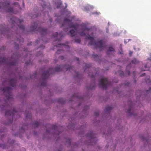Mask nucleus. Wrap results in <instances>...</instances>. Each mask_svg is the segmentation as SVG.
<instances>
[{"label": "nucleus", "instance_id": "nucleus-1", "mask_svg": "<svg viewBox=\"0 0 151 151\" xmlns=\"http://www.w3.org/2000/svg\"><path fill=\"white\" fill-rule=\"evenodd\" d=\"M62 15L58 16L55 15L57 19L55 22L60 24L61 27L64 28L63 32H61L59 34L58 32L54 33L52 35V38L55 39L53 44L54 49L55 48H59L56 52V55L62 53L63 50L62 48H65L66 51H68L69 47L68 43H62L60 40L62 37L65 34L69 35L73 37L74 42L79 43L81 41V37L86 36L87 35L86 39L89 40L88 45L93 46L96 49H99L101 51L105 47L104 41L102 40H98L96 41L95 39L98 36V34L95 29L87 27V24L85 23L79 24L74 23L73 21L74 19L73 17L72 19L64 18Z\"/></svg>", "mask_w": 151, "mask_h": 151}, {"label": "nucleus", "instance_id": "nucleus-2", "mask_svg": "<svg viewBox=\"0 0 151 151\" xmlns=\"http://www.w3.org/2000/svg\"><path fill=\"white\" fill-rule=\"evenodd\" d=\"M17 82L16 78H9L7 79L3 83V85H7L5 88L1 89V91L4 93L6 96L7 100H4L3 101H1L0 100V103L1 104L3 102L5 104L4 105H1L0 106V110L4 113L6 116H9L12 117V119L10 120L9 122L11 123L14 118L18 114L17 113L16 109L13 107L11 106L8 104L13 100L11 93V89L15 87Z\"/></svg>", "mask_w": 151, "mask_h": 151}, {"label": "nucleus", "instance_id": "nucleus-3", "mask_svg": "<svg viewBox=\"0 0 151 151\" xmlns=\"http://www.w3.org/2000/svg\"><path fill=\"white\" fill-rule=\"evenodd\" d=\"M69 70L71 72L73 71L75 73V77L76 79L80 80L81 76L79 73L76 71L73 66L69 65H66L64 66L58 65L55 68H50L49 70L44 71L42 75V78L43 81L41 83L42 86H45L46 85L45 80L47 79L50 75L53 74L55 72H58L60 71Z\"/></svg>", "mask_w": 151, "mask_h": 151}, {"label": "nucleus", "instance_id": "nucleus-4", "mask_svg": "<svg viewBox=\"0 0 151 151\" xmlns=\"http://www.w3.org/2000/svg\"><path fill=\"white\" fill-rule=\"evenodd\" d=\"M12 5L16 7H19L18 4L17 2L11 4L9 0H4L3 3H0V9H2L9 13L16 14L17 13V11L11 7V6Z\"/></svg>", "mask_w": 151, "mask_h": 151}, {"label": "nucleus", "instance_id": "nucleus-5", "mask_svg": "<svg viewBox=\"0 0 151 151\" xmlns=\"http://www.w3.org/2000/svg\"><path fill=\"white\" fill-rule=\"evenodd\" d=\"M10 22L14 26L16 27L18 30H22V32H24L25 29L24 26L22 24L23 20L17 18L14 16L10 19Z\"/></svg>", "mask_w": 151, "mask_h": 151}, {"label": "nucleus", "instance_id": "nucleus-6", "mask_svg": "<svg viewBox=\"0 0 151 151\" xmlns=\"http://www.w3.org/2000/svg\"><path fill=\"white\" fill-rule=\"evenodd\" d=\"M40 24L39 22L32 24L30 27V31L32 32L38 31L42 36L45 35L47 33V30L41 27Z\"/></svg>", "mask_w": 151, "mask_h": 151}, {"label": "nucleus", "instance_id": "nucleus-7", "mask_svg": "<svg viewBox=\"0 0 151 151\" xmlns=\"http://www.w3.org/2000/svg\"><path fill=\"white\" fill-rule=\"evenodd\" d=\"M111 84V83L106 78L101 76L99 81L98 85L100 88L106 89Z\"/></svg>", "mask_w": 151, "mask_h": 151}, {"label": "nucleus", "instance_id": "nucleus-8", "mask_svg": "<svg viewBox=\"0 0 151 151\" xmlns=\"http://www.w3.org/2000/svg\"><path fill=\"white\" fill-rule=\"evenodd\" d=\"M95 137L93 132L90 131L87 135L86 137L88 140L86 143L89 145H93L97 141V139Z\"/></svg>", "mask_w": 151, "mask_h": 151}, {"label": "nucleus", "instance_id": "nucleus-9", "mask_svg": "<svg viewBox=\"0 0 151 151\" xmlns=\"http://www.w3.org/2000/svg\"><path fill=\"white\" fill-rule=\"evenodd\" d=\"M0 63H4L8 67H11L16 65V61L12 58L11 59H6L5 58H0Z\"/></svg>", "mask_w": 151, "mask_h": 151}, {"label": "nucleus", "instance_id": "nucleus-10", "mask_svg": "<svg viewBox=\"0 0 151 151\" xmlns=\"http://www.w3.org/2000/svg\"><path fill=\"white\" fill-rule=\"evenodd\" d=\"M139 61L138 60H137L136 58H134L133 60L132 61L131 63L127 66L126 71L125 73H124L123 71L120 70H119V71L118 72V73L121 76H127L129 75L130 74V72L129 70V69L131 67V64L132 63L136 64Z\"/></svg>", "mask_w": 151, "mask_h": 151}, {"label": "nucleus", "instance_id": "nucleus-11", "mask_svg": "<svg viewBox=\"0 0 151 151\" xmlns=\"http://www.w3.org/2000/svg\"><path fill=\"white\" fill-rule=\"evenodd\" d=\"M44 39H45V37H43V39H41L39 38L36 40L35 42V45H37V46H38V45L40 44V45L39 47H38V49H39L41 50L43 49L45 47L42 44L43 43H45L43 40Z\"/></svg>", "mask_w": 151, "mask_h": 151}, {"label": "nucleus", "instance_id": "nucleus-12", "mask_svg": "<svg viewBox=\"0 0 151 151\" xmlns=\"http://www.w3.org/2000/svg\"><path fill=\"white\" fill-rule=\"evenodd\" d=\"M100 71V69L97 68L95 69L94 70V73L91 72H90L88 73V76L91 78H93L98 76Z\"/></svg>", "mask_w": 151, "mask_h": 151}, {"label": "nucleus", "instance_id": "nucleus-13", "mask_svg": "<svg viewBox=\"0 0 151 151\" xmlns=\"http://www.w3.org/2000/svg\"><path fill=\"white\" fill-rule=\"evenodd\" d=\"M129 107L127 112V114L130 116L134 115V113L133 110V103L131 101L129 103Z\"/></svg>", "mask_w": 151, "mask_h": 151}, {"label": "nucleus", "instance_id": "nucleus-14", "mask_svg": "<svg viewBox=\"0 0 151 151\" xmlns=\"http://www.w3.org/2000/svg\"><path fill=\"white\" fill-rule=\"evenodd\" d=\"M115 51L114 48L112 47H109L106 52V54L109 57H111L115 54Z\"/></svg>", "mask_w": 151, "mask_h": 151}, {"label": "nucleus", "instance_id": "nucleus-15", "mask_svg": "<svg viewBox=\"0 0 151 151\" xmlns=\"http://www.w3.org/2000/svg\"><path fill=\"white\" fill-rule=\"evenodd\" d=\"M81 8L83 10L87 12L93 9L94 7L92 5L87 4L83 6Z\"/></svg>", "mask_w": 151, "mask_h": 151}, {"label": "nucleus", "instance_id": "nucleus-16", "mask_svg": "<svg viewBox=\"0 0 151 151\" xmlns=\"http://www.w3.org/2000/svg\"><path fill=\"white\" fill-rule=\"evenodd\" d=\"M93 57L95 59V60L96 61H98V62L99 63H101L102 62H104V59H102L101 57V56H99L98 55L95 54L93 55Z\"/></svg>", "mask_w": 151, "mask_h": 151}, {"label": "nucleus", "instance_id": "nucleus-17", "mask_svg": "<svg viewBox=\"0 0 151 151\" xmlns=\"http://www.w3.org/2000/svg\"><path fill=\"white\" fill-rule=\"evenodd\" d=\"M96 86V84L94 81L91 83L89 85H88L87 86V89L88 90H92Z\"/></svg>", "mask_w": 151, "mask_h": 151}, {"label": "nucleus", "instance_id": "nucleus-18", "mask_svg": "<svg viewBox=\"0 0 151 151\" xmlns=\"http://www.w3.org/2000/svg\"><path fill=\"white\" fill-rule=\"evenodd\" d=\"M24 42V39L22 38L21 37H20V38H17V42H15V47L16 48H18L19 46V45L18 44V42H19L20 44L22 43L23 42Z\"/></svg>", "mask_w": 151, "mask_h": 151}, {"label": "nucleus", "instance_id": "nucleus-19", "mask_svg": "<svg viewBox=\"0 0 151 151\" xmlns=\"http://www.w3.org/2000/svg\"><path fill=\"white\" fill-rule=\"evenodd\" d=\"M54 2L56 5L57 8H60V6L61 5L62 3V1L60 0H55Z\"/></svg>", "mask_w": 151, "mask_h": 151}, {"label": "nucleus", "instance_id": "nucleus-20", "mask_svg": "<svg viewBox=\"0 0 151 151\" xmlns=\"http://www.w3.org/2000/svg\"><path fill=\"white\" fill-rule=\"evenodd\" d=\"M145 82L148 83L149 86H151V81L149 78H147V79H146L145 80ZM147 92L148 91L151 92V87H150L149 90H147Z\"/></svg>", "mask_w": 151, "mask_h": 151}, {"label": "nucleus", "instance_id": "nucleus-21", "mask_svg": "<svg viewBox=\"0 0 151 151\" xmlns=\"http://www.w3.org/2000/svg\"><path fill=\"white\" fill-rule=\"evenodd\" d=\"M85 66L84 68V71L85 72L88 71V70L89 69V67L91 66V65L90 64L85 63Z\"/></svg>", "mask_w": 151, "mask_h": 151}, {"label": "nucleus", "instance_id": "nucleus-22", "mask_svg": "<svg viewBox=\"0 0 151 151\" xmlns=\"http://www.w3.org/2000/svg\"><path fill=\"white\" fill-rule=\"evenodd\" d=\"M113 107L111 106H108L106 107L105 109V111L106 113H109L111 111Z\"/></svg>", "mask_w": 151, "mask_h": 151}, {"label": "nucleus", "instance_id": "nucleus-23", "mask_svg": "<svg viewBox=\"0 0 151 151\" xmlns=\"http://www.w3.org/2000/svg\"><path fill=\"white\" fill-rule=\"evenodd\" d=\"M147 65H145L144 68H142L141 69V70L142 71L148 70L149 68V67H147Z\"/></svg>", "mask_w": 151, "mask_h": 151}, {"label": "nucleus", "instance_id": "nucleus-24", "mask_svg": "<svg viewBox=\"0 0 151 151\" xmlns=\"http://www.w3.org/2000/svg\"><path fill=\"white\" fill-rule=\"evenodd\" d=\"M14 142V141L13 139L12 140L11 139H9L7 143L8 144H9L10 145H12V143H13Z\"/></svg>", "mask_w": 151, "mask_h": 151}, {"label": "nucleus", "instance_id": "nucleus-25", "mask_svg": "<svg viewBox=\"0 0 151 151\" xmlns=\"http://www.w3.org/2000/svg\"><path fill=\"white\" fill-rule=\"evenodd\" d=\"M129 83L128 82H127L126 83H125L124 84H122L120 86V87L122 88L123 86H128L129 85Z\"/></svg>", "mask_w": 151, "mask_h": 151}, {"label": "nucleus", "instance_id": "nucleus-26", "mask_svg": "<svg viewBox=\"0 0 151 151\" xmlns=\"http://www.w3.org/2000/svg\"><path fill=\"white\" fill-rule=\"evenodd\" d=\"M71 140L69 138L66 141V144L70 146L71 145Z\"/></svg>", "mask_w": 151, "mask_h": 151}, {"label": "nucleus", "instance_id": "nucleus-27", "mask_svg": "<svg viewBox=\"0 0 151 151\" xmlns=\"http://www.w3.org/2000/svg\"><path fill=\"white\" fill-rule=\"evenodd\" d=\"M92 14L96 16H97L100 14V13L99 12L96 11L92 13Z\"/></svg>", "mask_w": 151, "mask_h": 151}, {"label": "nucleus", "instance_id": "nucleus-28", "mask_svg": "<svg viewBox=\"0 0 151 151\" xmlns=\"http://www.w3.org/2000/svg\"><path fill=\"white\" fill-rule=\"evenodd\" d=\"M39 125L40 123L37 121H36L35 122L33 125L34 127H37L39 126Z\"/></svg>", "mask_w": 151, "mask_h": 151}, {"label": "nucleus", "instance_id": "nucleus-29", "mask_svg": "<svg viewBox=\"0 0 151 151\" xmlns=\"http://www.w3.org/2000/svg\"><path fill=\"white\" fill-rule=\"evenodd\" d=\"M140 93V91H138L137 92H136V95L137 96L139 97V96H141Z\"/></svg>", "mask_w": 151, "mask_h": 151}, {"label": "nucleus", "instance_id": "nucleus-30", "mask_svg": "<svg viewBox=\"0 0 151 151\" xmlns=\"http://www.w3.org/2000/svg\"><path fill=\"white\" fill-rule=\"evenodd\" d=\"M89 108L88 106H84L83 108V111L85 112Z\"/></svg>", "mask_w": 151, "mask_h": 151}, {"label": "nucleus", "instance_id": "nucleus-31", "mask_svg": "<svg viewBox=\"0 0 151 151\" xmlns=\"http://www.w3.org/2000/svg\"><path fill=\"white\" fill-rule=\"evenodd\" d=\"M6 146L4 144H0V147H1L3 149H5L6 147Z\"/></svg>", "mask_w": 151, "mask_h": 151}, {"label": "nucleus", "instance_id": "nucleus-32", "mask_svg": "<svg viewBox=\"0 0 151 151\" xmlns=\"http://www.w3.org/2000/svg\"><path fill=\"white\" fill-rule=\"evenodd\" d=\"M39 15V14H34L33 15H31L30 16L32 18H34L35 17H37Z\"/></svg>", "mask_w": 151, "mask_h": 151}, {"label": "nucleus", "instance_id": "nucleus-33", "mask_svg": "<svg viewBox=\"0 0 151 151\" xmlns=\"http://www.w3.org/2000/svg\"><path fill=\"white\" fill-rule=\"evenodd\" d=\"M26 117L27 118H30L31 117V116L30 114H26Z\"/></svg>", "mask_w": 151, "mask_h": 151}, {"label": "nucleus", "instance_id": "nucleus-34", "mask_svg": "<svg viewBox=\"0 0 151 151\" xmlns=\"http://www.w3.org/2000/svg\"><path fill=\"white\" fill-rule=\"evenodd\" d=\"M25 130H24V127L22 128L20 130V132H24Z\"/></svg>", "mask_w": 151, "mask_h": 151}, {"label": "nucleus", "instance_id": "nucleus-35", "mask_svg": "<svg viewBox=\"0 0 151 151\" xmlns=\"http://www.w3.org/2000/svg\"><path fill=\"white\" fill-rule=\"evenodd\" d=\"M42 53L41 51L38 52L37 55V56H38L41 55L42 54Z\"/></svg>", "mask_w": 151, "mask_h": 151}, {"label": "nucleus", "instance_id": "nucleus-36", "mask_svg": "<svg viewBox=\"0 0 151 151\" xmlns=\"http://www.w3.org/2000/svg\"><path fill=\"white\" fill-rule=\"evenodd\" d=\"M116 92L118 93V94L119 95H120L121 93V92H120L119 91V89L118 88H116Z\"/></svg>", "mask_w": 151, "mask_h": 151}, {"label": "nucleus", "instance_id": "nucleus-37", "mask_svg": "<svg viewBox=\"0 0 151 151\" xmlns=\"http://www.w3.org/2000/svg\"><path fill=\"white\" fill-rule=\"evenodd\" d=\"M59 58L61 59V60H63L64 59V58L63 56H60L59 57Z\"/></svg>", "mask_w": 151, "mask_h": 151}, {"label": "nucleus", "instance_id": "nucleus-38", "mask_svg": "<svg viewBox=\"0 0 151 151\" xmlns=\"http://www.w3.org/2000/svg\"><path fill=\"white\" fill-rule=\"evenodd\" d=\"M30 60H29V62H26L25 63L26 65H28L30 63Z\"/></svg>", "mask_w": 151, "mask_h": 151}, {"label": "nucleus", "instance_id": "nucleus-39", "mask_svg": "<svg viewBox=\"0 0 151 151\" xmlns=\"http://www.w3.org/2000/svg\"><path fill=\"white\" fill-rule=\"evenodd\" d=\"M108 132V133L106 134L105 136V137H106V138L109 136V134L110 133V132Z\"/></svg>", "mask_w": 151, "mask_h": 151}, {"label": "nucleus", "instance_id": "nucleus-40", "mask_svg": "<svg viewBox=\"0 0 151 151\" xmlns=\"http://www.w3.org/2000/svg\"><path fill=\"white\" fill-rule=\"evenodd\" d=\"M95 114L96 116H97L99 115V113L98 112H96L95 113Z\"/></svg>", "mask_w": 151, "mask_h": 151}, {"label": "nucleus", "instance_id": "nucleus-41", "mask_svg": "<svg viewBox=\"0 0 151 151\" xmlns=\"http://www.w3.org/2000/svg\"><path fill=\"white\" fill-rule=\"evenodd\" d=\"M132 53H133V52H132V51H129V55H130V56H131L132 55Z\"/></svg>", "mask_w": 151, "mask_h": 151}, {"label": "nucleus", "instance_id": "nucleus-42", "mask_svg": "<svg viewBox=\"0 0 151 151\" xmlns=\"http://www.w3.org/2000/svg\"><path fill=\"white\" fill-rule=\"evenodd\" d=\"M49 21L50 22V23H51L52 22V19L50 18L49 19Z\"/></svg>", "mask_w": 151, "mask_h": 151}, {"label": "nucleus", "instance_id": "nucleus-43", "mask_svg": "<svg viewBox=\"0 0 151 151\" xmlns=\"http://www.w3.org/2000/svg\"><path fill=\"white\" fill-rule=\"evenodd\" d=\"M58 133H57V132H56L55 134H56L57 135H58L60 134V132H59L58 131Z\"/></svg>", "mask_w": 151, "mask_h": 151}, {"label": "nucleus", "instance_id": "nucleus-44", "mask_svg": "<svg viewBox=\"0 0 151 151\" xmlns=\"http://www.w3.org/2000/svg\"><path fill=\"white\" fill-rule=\"evenodd\" d=\"M106 32L107 33H108L109 32V29L108 28H106Z\"/></svg>", "mask_w": 151, "mask_h": 151}, {"label": "nucleus", "instance_id": "nucleus-45", "mask_svg": "<svg viewBox=\"0 0 151 151\" xmlns=\"http://www.w3.org/2000/svg\"><path fill=\"white\" fill-rule=\"evenodd\" d=\"M129 40H128V41H127H127H124V43H127V42H129Z\"/></svg>", "mask_w": 151, "mask_h": 151}, {"label": "nucleus", "instance_id": "nucleus-46", "mask_svg": "<svg viewBox=\"0 0 151 151\" xmlns=\"http://www.w3.org/2000/svg\"><path fill=\"white\" fill-rule=\"evenodd\" d=\"M119 53L120 54H123V52L122 51L121 52H119Z\"/></svg>", "mask_w": 151, "mask_h": 151}, {"label": "nucleus", "instance_id": "nucleus-47", "mask_svg": "<svg viewBox=\"0 0 151 151\" xmlns=\"http://www.w3.org/2000/svg\"><path fill=\"white\" fill-rule=\"evenodd\" d=\"M76 60L77 61H79V59L77 58H76Z\"/></svg>", "mask_w": 151, "mask_h": 151}, {"label": "nucleus", "instance_id": "nucleus-48", "mask_svg": "<svg viewBox=\"0 0 151 151\" xmlns=\"http://www.w3.org/2000/svg\"><path fill=\"white\" fill-rule=\"evenodd\" d=\"M149 60H151V55H150V58H148Z\"/></svg>", "mask_w": 151, "mask_h": 151}, {"label": "nucleus", "instance_id": "nucleus-49", "mask_svg": "<svg viewBox=\"0 0 151 151\" xmlns=\"http://www.w3.org/2000/svg\"><path fill=\"white\" fill-rule=\"evenodd\" d=\"M54 61H55V62H56L57 61V60L56 59H55L54 60Z\"/></svg>", "mask_w": 151, "mask_h": 151}, {"label": "nucleus", "instance_id": "nucleus-50", "mask_svg": "<svg viewBox=\"0 0 151 151\" xmlns=\"http://www.w3.org/2000/svg\"><path fill=\"white\" fill-rule=\"evenodd\" d=\"M145 75V73H143V74L142 75H141V76H144V75Z\"/></svg>", "mask_w": 151, "mask_h": 151}, {"label": "nucleus", "instance_id": "nucleus-51", "mask_svg": "<svg viewBox=\"0 0 151 151\" xmlns=\"http://www.w3.org/2000/svg\"><path fill=\"white\" fill-rule=\"evenodd\" d=\"M150 141L151 140H150V141H147V143L150 144Z\"/></svg>", "mask_w": 151, "mask_h": 151}, {"label": "nucleus", "instance_id": "nucleus-52", "mask_svg": "<svg viewBox=\"0 0 151 151\" xmlns=\"http://www.w3.org/2000/svg\"><path fill=\"white\" fill-rule=\"evenodd\" d=\"M76 145H75L74 146V147H76V146H78V145L77 144H76Z\"/></svg>", "mask_w": 151, "mask_h": 151}, {"label": "nucleus", "instance_id": "nucleus-53", "mask_svg": "<svg viewBox=\"0 0 151 151\" xmlns=\"http://www.w3.org/2000/svg\"><path fill=\"white\" fill-rule=\"evenodd\" d=\"M108 146H109V144H108L106 145V147H107V148L108 147Z\"/></svg>", "mask_w": 151, "mask_h": 151}, {"label": "nucleus", "instance_id": "nucleus-54", "mask_svg": "<svg viewBox=\"0 0 151 151\" xmlns=\"http://www.w3.org/2000/svg\"><path fill=\"white\" fill-rule=\"evenodd\" d=\"M32 42H31L30 43H28V45H31V44Z\"/></svg>", "mask_w": 151, "mask_h": 151}, {"label": "nucleus", "instance_id": "nucleus-55", "mask_svg": "<svg viewBox=\"0 0 151 151\" xmlns=\"http://www.w3.org/2000/svg\"><path fill=\"white\" fill-rule=\"evenodd\" d=\"M24 50L25 51H27L28 50H27V49H26Z\"/></svg>", "mask_w": 151, "mask_h": 151}, {"label": "nucleus", "instance_id": "nucleus-56", "mask_svg": "<svg viewBox=\"0 0 151 151\" xmlns=\"http://www.w3.org/2000/svg\"><path fill=\"white\" fill-rule=\"evenodd\" d=\"M110 22H108V25H110Z\"/></svg>", "mask_w": 151, "mask_h": 151}, {"label": "nucleus", "instance_id": "nucleus-57", "mask_svg": "<svg viewBox=\"0 0 151 151\" xmlns=\"http://www.w3.org/2000/svg\"><path fill=\"white\" fill-rule=\"evenodd\" d=\"M115 147H116L115 145H114V148H115Z\"/></svg>", "mask_w": 151, "mask_h": 151}, {"label": "nucleus", "instance_id": "nucleus-58", "mask_svg": "<svg viewBox=\"0 0 151 151\" xmlns=\"http://www.w3.org/2000/svg\"><path fill=\"white\" fill-rule=\"evenodd\" d=\"M81 105V104H79L78 106H80Z\"/></svg>", "mask_w": 151, "mask_h": 151}, {"label": "nucleus", "instance_id": "nucleus-59", "mask_svg": "<svg viewBox=\"0 0 151 151\" xmlns=\"http://www.w3.org/2000/svg\"><path fill=\"white\" fill-rule=\"evenodd\" d=\"M50 27H52V25L51 24V23L50 24Z\"/></svg>", "mask_w": 151, "mask_h": 151}, {"label": "nucleus", "instance_id": "nucleus-60", "mask_svg": "<svg viewBox=\"0 0 151 151\" xmlns=\"http://www.w3.org/2000/svg\"><path fill=\"white\" fill-rule=\"evenodd\" d=\"M20 117V115H18V117Z\"/></svg>", "mask_w": 151, "mask_h": 151}, {"label": "nucleus", "instance_id": "nucleus-61", "mask_svg": "<svg viewBox=\"0 0 151 151\" xmlns=\"http://www.w3.org/2000/svg\"><path fill=\"white\" fill-rule=\"evenodd\" d=\"M46 132H48V131H47V130H46Z\"/></svg>", "mask_w": 151, "mask_h": 151}, {"label": "nucleus", "instance_id": "nucleus-62", "mask_svg": "<svg viewBox=\"0 0 151 151\" xmlns=\"http://www.w3.org/2000/svg\"><path fill=\"white\" fill-rule=\"evenodd\" d=\"M134 72H133V74H134Z\"/></svg>", "mask_w": 151, "mask_h": 151}, {"label": "nucleus", "instance_id": "nucleus-63", "mask_svg": "<svg viewBox=\"0 0 151 151\" xmlns=\"http://www.w3.org/2000/svg\"><path fill=\"white\" fill-rule=\"evenodd\" d=\"M3 136V134H1V137Z\"/></svg>", "mask_w": 151, "mask_h": 151}, {"label": "nucleus", "instance_id": "nucleus-64", "mask_svg": "<svg viewBox=\"0 0 151 151\" xmlns=\"http://www.w3.org/2000/svg\"><path fill=\"white\" fill-rule=\"evenodd\" d=\"M115 91V90H114V91Z\"/></svg>", "mask_w": 151, "mask_h": 151}]
</instances>
